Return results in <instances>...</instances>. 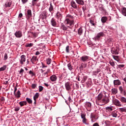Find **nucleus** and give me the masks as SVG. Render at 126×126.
<instances>
[{
    "instance_id": "nucleus-28",
    "label": "nucleus",
    "mask_w": 126,
    "mask_h": 126,
    "mask_svg": "<svg viewBox=\"0 0 126 126\" xmlns=\"http://www.w3.org/2000/svg\"><path fill=\"white\" fill-rule=\"evenodd\" d=\"M106 43L110 45V44H112L113 43V38H111L110 37L108 38L106 40Z\"/></svg>"
},
{
    "instance_id": "nucleus-31",
    "label": "nucleus",
    "mask_w": 126,
    "mask_h": 126,
    "mask_svg": "<svg viewBox=\"0 0 126 126\" xmlns=\"http://www.w3.org/2000/svg\"><path fill=\"white\" fill-rule=\"evenodd\" d=\"M122 13L124 16H126V8L123 7L122 10Z\"/></svg>"
},
{
    "instance_id": "nucleus-41",
    "label": "nucleus",
    "mask_w": 126,
    "mask_h": 126,
    "mask_svg": "<svg viewBox=\"0 0 126 126\" xmlns=\"http://www.w3.org/2000/svg\"><path fill=\"white\" fill-rule=\"evenodd\" d=\"M66 19H70V20H73V16L70 15H67Z\"/></svg>"
},
{
    "instance_id": "nucleus-57",
    "label": "nucleus",
    "mask_w": 126,
    "mask_h": 126,
    "mask_svg": "<svg viewBox=\"0 0 126 126\" xmlns=\"http://www.w3.org/2000/svg\"><path fill=\"white\" fill-rule=\"evenodd\" d=\"M119 68H121V67H125L124 64H119L118 65Z\"/></svg>"
},
{
    "instance_id": "nucleus-15",
    "label": "nucleus",
    "mask_w": 126,
    "mask_h": 126,
    "mask_svg": "<svg viewBox=\"0 0 126 126\" xmlns=\"http://www.w3.org/2000/svg\"><path fill=\"white\" fill-rule=\"evenodd\" d=\"M55 17L58 20H61L62 18H63V15H62V14L60 13L59 12H58L56 15H55Z\"/></svg>"
},
{
    "instance_id": "nucleus-48",
    "label": "nucleus",
    "mask_w": 126,
    "mask_h": 126,
    "mask_svg": "<svg viewBox=\"0 0 126 126\" xmlns=\"http://www.w3.org/2000/svg\"><path fill=\"white\" fill-rule=\"evenodd\" d=\"M8 58V57L7 56V54L6 53H5L3 58L4 61H6V60H7Z\"/></svg>"
},
{
    "instance_id": "nucleus-2",
    "label": "nucleus",
    "mask_w": 126,
    "mask_h": 126,
    "mask_svg": "<svg viewBox=\"0 0 126 126\" xmlns=\"http://www.w3.org/2000/svg\"><path fill=\"white\" fill-rule=\"evenodd\" d=\"M65 22L67 25H69V26H72L74 25V21L73 20H70L69 19H66Z\"/></svg>"
},
{
    "instance_id": "nucleus-44",
    "label": "nucleus",
    "mask_w": 126,
    "mask_h": 126,
    "mask_svg": "<svg viewBox=\"0 0 126 126\" xmlns=\"http://www.w3.org/2000/svg\"><path fill=\"white\" fill-rule=\"evenodd\" d=\"M23 72H24V69L23 68H21L20 70L19 71V74H21V75H23Z\"/></svg>"
},
{
    "instance_id": "nucleus-24",
    "label": "nucleus",
    "mask_w": 126,
    "mask_h": 126,
    "mask_svg": "<svg viewBox=\"0 0 126 126\" xmlns=\"http://www.w3.org/2000/svg\"><path fill=\"white\" fill-rule=\"evenodd\" d=\"M19 104L21 106V107H23V106L27 105V101H20L19 103Z\"/></svg>"
},
{
    "instance_id": "nucleus-51",
    "label": "nucleus",
    "mask_w": 126,
    "mask_h": 126,
    "mask_svg": "<svg viewBox=\"0 0 126 126\" xmlns=\"http://www.w3.org/2000/svg\"><path fill=\"white\" fill-rule=\"evenodd\" d=\"M36 87H37L36 84H32V89H35V88H36Z\"/></svg>"
},
{
    "instance_id": "nucleus-56",
    "label": "nucleus",
    "mask_w": 126,
    "mask_h": 126,
    "mask_svg": "<svg viewBox=\"0 0 126 126\" xmlns=\"http://www.w3.org/2000/svg\"><path fill=\"white\" fill-rule=\"evenodd\" d=\"M41 73H43V72H44V71H46V68H42V69H40Z\"/></svg>"
},
{
    "instance_id": "nucleus-42",
    "label": "nucleus",
    "mask_w": 126,
    "mask_h": 126,
    "mask_svg": "<svg viewBox=\"0 0 126 126\" xmlns=\"http://www.w3.org/2000/svg\"><path fill=\"white\" fill-rule=\"evenodd\" d=\"M10 5H11V2H8L5 4L4 6L6 7H10Z\"/></svg>"
},
{
    "instance_id": "nucleus-8",
    "label": "nucleus",
    "mask_w": 126,
    "mask_h": 126,
    "mask_svg": "<svg viewBox=\"0 0 126 126\" xmlns=\"http://www.w3.org/2000/svg\"><path fill=\"white\" fill-rule=\"evenodd\" d=\"M14 35L16 38H21L23 36L21 31H17L14 33Z\"/></svg>"
},
{
    "instance_id": "nucleus-50",
    "label": "nucleus",
    "mask_w": 126,
    "mask_h": 126,
    "mask_svg": "<svg viewBox=\"0 0 126 126\" xmlns=\"http://www.w3.org/2000/svg\"><path fill=\"white\" fill-rule=\"evenodd\" d=\"M86 106L88 107V108H90L91 107V103L90 102H86Z\"/></svg>"
},
{
    "instance_id": "nucleus-18",
    "label": "nucleus",
    "mask_w": 126,
    "mask_h": 126,
    "mask_svg": "<svg viewBox=\"0 0 126 126\" xmlns=\"http://www.w3.org/2000/svg\"><path fill=\"white\" fill-rule=\"evenodd\" d=\"M105 110L107 113H111L113 111V106H107L105 108Z\"/></svg>"
},
{
    "instance_id": "nucleus-64",
    "label": "nucleus",
    "mask_w": 126,
    "mask_h": 126,
    "mask_svg": "<svg viewBox=\"0 0 126 126\" xmlns=\"http://www.w3.org/2000/svg\"><path fill=\"white\" fill-rule=\"evenodd\" d=\"M22 16H23V14H22V13H20L19 15V17L20 18H22Z\"/></svg>"
},
{
    "instance_id": "nucleus-34",
    "label": "nucleus",
    "mask_w": 126,
    "mask_h": 126,
    "mask_svg": "<svg viewBox=\"0 0 126 126\" xmlns=\"http://www.w3.org/2000/svg\"><path fill=\"white\" fill-rule=\"evenodd\" d=\"M111 116L113 118H117V117H118V114H117L116 111H113L111 113Z\"/></svg>"
},
{
    "instance_id": "nucleus-63",
    "label": "nucleus",
    "mask_w": 126,
    "mask_h": 126,
    "mask_svg": "<svg viewBox=\"0 0 126 126\" xmlns=\"http://www.w3.org/2000/svg\"><path fill=\"white\" fill-rule=\"evenodd\" d=\"M93 126H100L97 123H95L93 124Z\"/></svg>"
},
{
    "instance_id": "nucleus-4",
    "label": "nucleus",
    "mask_w": 126,
    "mask_h": 126,
    "mask_svg": "<svg viewBox=\"0 0 126 126\" xmlns=\"http://www.w3.org/2000/svg\"><path fill=\"white\" fill-rule=\"evenodd\" d=\"M101 37H104V32H100L98 33L94 37V40H97V41H99L100 40V38Z\"/></svg>"
},
{
    "instance_id": "nucleus-54",
    "label": "nucleus",
    "mask_w": 126,
    "mask_h": 126,
    "mask_svg": "<svg viewBox=\"0 0 126 126\" xmlns=\"http://www.w3.org/2000/svg\"><path fill=\"white\" fill-rule=\"evenodd\" d=\"M91 119H96L95 117V115H94V114H93V113L91 114Z\"/></svg>"
},
{
    "instance_id": "nucleus-16",
    "label": "nucleus",
    "mask_w": 126,
    "mask_h": 126,
    "mask_svg": "<svg viewBox=\"0 0 126 126\" xmlns=\"http://www.w3.org/2000/svg\"><path fill=\"white\" fill-rule=\"evenodd\" d=\"M31 62L32 63H35L36 62H38V58L37 56H33L31 59Z\"/></svg>"
},
{
    "instance_id": "nucleus-35",
    "label": "nucleus",
    "mask_w": 126,
    "mask_h": 126,
    "mask_svg": "<svg viewBox=\"0 0 126 126\" xmlns=\"http://www.w3.org/2000/svg\"><path fill=\"white\" fill-rule=\"evenodd\" d=\"M61 29H62V30H64V31L67 30V27H66L64 25V24L63 23L61 24Z\"/></svg>"
},
{
    "instance_id": "nucleus-46",
    "label": "nucleus",
    "mask_w": 126,
    "mask_h": 126,
    "mask_svg": "<svg viewBox=\"0 0 126 126\" xmlns=\"http://www.w3.org/2000/svg\"><path fill=\"white\" fill-rule=\"evenodd\" d=\"M109 63H110V65H111V66H113V67H115V62L110 61Z\"/></svg>"
},
{
    "instance_id": "nucleus-37",
    "label": "nucleus",
    "mask_w": 126,
    "mask_h": 126,
    "mask_svg": "<svg viewBox=\"0 0 126 126\" xmlns=\"http://www.w3.org/2000/svg\"><path fill=\"white\" fill-rule=\"evenodd\" d=\"M66 77V75H65V73H62L61 75H60V79H63V78H65Z\"/></svg>"
},
{
    "instance_id": "nucleus-6",
    "label": "nucleus",
    "mask_w": 126,
    "mask_h": 126,
    "mask_svg": "<svg viewBox=\"0 0 126 126\" xmlns=\"http://www.w3.org/2000/svg\"><path fill=\"white\" fill-rule=\"evenodd\" d=\"M50 24L53 27H57V25H58V23H57V21L55 18H52L50 20Z\"/></svg>"
},
{
    "instance_id": "nucleus-26",
    "label": "nucleus",
    "mask_w": 126,
    "mask_h": 126,
    "mask_svg": "<svg viewBox=\"0 0 126 126\" xmlns=\"http://www.w3.org/2000/svg\"><path fill=\"white\" fill-rule=\"evenodd\" d=\"M51 72V69L50 68H48L46 70V71L43 73L44 75H47L46 77H48V75L50 74Z\"/></svg>"
},
{
    "instance_id": "nucleus-53",
    "label": "nucleus",
    "mask_w": 126,
    "mask_h": 126,
    "mask_svg": "<svg viewBox=\"0 0 126 126\" xmlns=\"http://www.w3.org/2000/svg\"><path fill=\"white\" fill-rule=\"evenodd\" d=\"M90 23L93 25V26H95V23H94V21L90 20Z\"/></svg>"
},
{
    "instance_id": "nucleus-62",
    "label": "nucleus",
    "mask_w": 126,
    "mask_h": 126,
    "mask_svg": "<svg viewBox=\"0 0 126 126\" xmlns=\"http://www.w3.org/2000/svg\"><path fill=\"white\" fill-rule=\"evenodd\" d=\"M40 54H41V53H40V52H39V51H36V53H35V55L36 56H39V55H40Z\"/></svg>"
},
{
    "instance_id": "nucleus-21",
    "label": "nucleus",
    "mask_w": 126,
    "mask_h": 126,
    "mask_svg": "<svg viewBox=\"0 0 126 126\" xmlns=\"http://www.w3.org/2000/svg\"><path fill=\"white\" fill-rule=\"evenodd\" d=\"M101 102L102 103H104V104H107V103L110 102V99L107 97H105V98L102 99Z\"/></svg>"
},
{
    "instance_id": "nucleus-49",
    "label": "nucleus",
    "mask_w": 126,
    "mask_h": 126,
    "mask_svg": "<svg viewBox=\"0 0 126 126\" xmlns=\"http://www.w3.org/2000/svg\"><path fill=\"white\" fill-rule=\"evenodd\" d=\"M29 74H30V75H32V76H35L34 73L32 71V70H30L29 72Z\"/></svg>"
},
{
    "instance_id": "nucleus-29",
    "label": "nucleus",
    "mask_w": 126,
    "mask_h": 126,
    "mask_svg": "<svg viewBox=\"0 0 126 126\" xmlns=\"http://www.w3.org/2000/svg\"><path fill=\"white\" fill-rule=\"evenodd\" d=\"M121 102L122 103H126V98L124 97V96H121L120 99Z\"/></svg>"
},
{
    "instance_id": "nucleus-7",
    "label": "nucleus",
    "mask_w": 126,
    "mask_h": 126,
    "mask_svg": "<svg viewBox=\"0 0 126 126\" xmlns=\"http://www.w3.org/2000/svg\"><path fill=\"white\" fill-rule=\"evenodd\" d=\"M80 61L81 62H83V63L88 62V61H89V57L86 55H84L80 58Z\"/></svg>"
},
{
    "instance_id": "nucleus-27",
    "label": "nucleus",
    "mask_w": 126,
    "mask_h": 126,
    "mask_svg": "<svg viewBox=\"0 0 126 126\" xmlns=\"http://www.w3.org/2000/svg\"><path fill=\"white\" fill-rule=\"evenodd\" d=\"M111 92H112V94H113L114 95H116V94H117V93H118V89H116V88H113L111 90Z\"/></svg>"
},
{
    "instance_id": "nucleus-22",
    "label": "nucleus",
    "mask_w": 126,
    "mask_h": 126,
    "mask_svg": "<svg viewBox=\"0 0 126 126\" xmlns=\"http://www.w3.org/2000/svg\"><path fill=\"white\" fill-rule=\"evenodd\" d=\"M15 97H16L18 99H19V97H20V95H21V93H20V91H18L17 93L14 94Z\"/></svg>"
},
{
    "instance_id": "nucleus-1",
    "label": "nucleus",
    "mask_w": 126,
    "mask_h": 126,
    "mask_svg": "<svg viewBox=\"0 0 126 126\" xmlns=\"http://www.w3.org/2000/svg\"><path fill=\"white\" fill-rule=\"evenodd\" d=\"M86 114H81V118L82 119V123L87 126L89 125V123H87V120L86 119Z\"/></svg>"
},
{
    "instance_id": "nucleus-58",
    "label": "nucleus",
    "mask_w": 126,
    "mask_h": 126,
    "mask_svg": "<svg viewBox=\"0 0 126 126\" xmlns=\"http://www.w3.org/2000/svg\"><path fill=\"white\" fill-rule=\"evenodd\" d=\"M83 63H81L80 66V69H83Z\"/></svg>"
},
{
    "instance_id": "nucleus-25",
    "label": "nucleus",
    "mask_w": 126,
    "mask_h": 126,
    "mask_svg": "<svg viewBox=\"0 0 126 126\" xmlns=\"http://www.w3.org/2000/svg\"><path fill=\"white\" fill-rule=\"evenodd\" d=\"M101 20L102 23H105L107 20H108V17L105 16L102 17L101 19Z\"/></svg>"
},
{
    "instance_id": "nucleus-36",
    "label": "nucleus",
    "mask_w": 126,
    "mask_h": 126,
    "mask_svg": "<svg viewBox=\"0 0 126 126\" xmlns=\"http://www.w3.org/2000/svg\"><path fill=\"white\" fill-rule=\"evenodd\" d=\"M6 67H7V66L6 65H3L2 67L0 68V71H4V70H5V69H6Z\"/></svg>"
},
{
    "instance_id": "nucleus-5",
    "label": "nucleus",
    "mask_w": 126,
    "mask_h": 126,
    "mask_svg": "<svg viewBox=\"0 0 126 126\" xmlns=\"http://www.w3.org/2000/svg\"><path fill=\"white\" fill-rule=\"evenodd\" d=\"M119 52H120V49L117 47H113L111 49V53L114 55H119Z\"/></svg>"
},
{
    "instance_id": "nucleus-12",
    "label": "nucleus",
    "mask_w": 126,
    "mask_h": 126,
    "mask_svg": "<svg viewBox=\"0 0 126 126\" xmlns=\"http://www.w3.org/2000/svg\"><path fill=\"white\" fill-rule=\"evenodd\" d=\"M65 87L67 91H69L71 89V86L70 85V83L69 82H66L65 83Z\"/></svg>"
},
{
    "instance_id": "nucleus-39",
    "label": "nucleus",
    "mask_w": 126,
    "mask_h": 126,
    "mask_svg": "<svg viewBox=\"0 0 126 126\" xmlns=\"http://www.w3.org/2000/svg\"><path fill=\"white\" fill-rule=\"evenodd\" d=\"M26 47H33V46H34V44H33L32 43H27L26 44Z\"/></svg>"
},
{
    "instance_id": "nucleus-13",
    "label": "nucleus",
    "mask_w": 126,
    "mask_h": 126,
    "mask_svg": "<svg viewBox=\"0 0 126 126\" xmlns=\"http://www.w3.org/2000/svg\"><path fill=\"white\" fill-rule=\"evenodd\" d=\"M50 79L52 82H56L58 79V77H57L56 75H52L51 76H50Z\"/></svg>"
},
{
    "instance_id": "nucleus-23",
    "label": "nucleus",
    "mask_w": 126,
    "mask_h": 126,
    "mask_svg": "<svg viewBox=\"0 0 126 126\" xmlns=\"http://www.w3.org/2000/svg\"><path fill=\"white\" fill-rule=\"evenodd\" d=\"M49 10L50 12L51 13V14H53V11H54V6H53L52 3H51L50 4V7L49 8Z\"/></svg>"
},
{
    "instance_id": "nucleus-43",
    "label": "nucleus",
    "mask_w": 126,
    "mask_h": 126,
    "mask_svg": "<svg viewBox=\"0 0 126 126\" xmlns=\"http://www.w3.org/2000/svg\"><path fill=\"white\" fill-rule=\"evenodd\" d=\"M67 67L68 68V69H69V70H72V65H71V64H70V63H69L67 64Z\"/></svg>"
},
{
    "instance_id": "nucleus-47",
    "label": "nucleus",
    "mask_w": 126,
    "mask_h": 126,
    "mask_svg": "<svg viewBox=\"0 0 126 126\" xmlns=\"http://www.w3.org/2000/svg\"><path fill=\"white\" fill-rule=\"evenodd\" d=\"M46 62L48 64H50L52 63V60L50 58H48L47 59Z\"/></svg>"
},
{
    "instance_id": "nucleus-10",
    "label": "nucleus",
    "mask_w": 126,
    "mask_h": 126,
    "mask_svg": "<svg viewBox=\"0 0 126 126\" xmlns=\"http://www.w3.org/2000/svg\"><path fill=\"white\" fill-rule=\"evenodd\" d=\"M26 62V56L23 55L21 56V60L20 63L21 64H24V63Z\"/></svg>"
},
{
    "instance_id": "nucleus-30",
    "label": "nucleus",
    "mask_w": 126,
    "mask_h": 126,
    "mask_svg": "<svg viewBox=\"0 0 126 126\" xmlns=\"http://www.w3.org/2000/svg\"><path fill=\"white\" fill-rule=\"evenodd\" d=\"M39 98V93H36L35 95L33 96L34 101H36L37 99Z\"/></svg>"
},
{
    "instance_id": "nucleus-3",
    "label": "nucleus",
    "mask_w": 126,
    "mask_h": 126,
    "mask_svg": "<svg viewBox=\"0 0 126 126\" xmlns=\"http://www.w3.org/2000/svg\"><path fill=\"white\" fill-rule=\"evenodd\" d=\"M113 104L115 105V106H118V107H122V103L119 100L117 99H113L112 100Z\"/></svg>"
},
{
    "instance_id": "nucleus-9",
    "label": "nucleus",
    "mask_w": 126,
    "mask_h": 126,
    "mask_svg": "<svg viewBox=\"0 0 126 126\" xmlns=\"http://www.w3.org/2000/svg\"><path fill=\"white\" fill-rule=\"evenodd\" d=\"M119 90L120 91V92L121 94H123L124 96H126V89H124L123 86H120L119 87Z\"/></svg>"
},
{
    "instance_id": "nucleus-20",
    "label": "nucleus",
    "mask_w": 126,
    "mask_h": 126,
    "mask_svg": "<svg viewBox=\"0 0 126 126\" xmlns=\"http://www.w3.org/2000/svg\"><path fill=\"white\" fill-rule=\"evenodd\" d=\"M76 2L80 5H84V0H75Z\"/></svg>"
},
{
    "instance_id": "nucleus-33",
    "label": "nucleus",
    "mask_w": 126,
    "mask_h": 126,
    "mask_svg": "<svg viewBox=\"0 0 126 126\" xmlns=\"http://www.w3.org/2000/svg\"><path fill=\"white\" fill-rule=\"evenodd\" d=\"M102 98H103V94H99L97 96V99L96 101H101V100H102Z\"/></svg>"
},
{
    "instance_id": "nucleus-40",
    "label": "nucleus",
    "mask_w": 126,
    "mask_h": 126,
    "mask_svg": "<svg viewBox=\"0 0 126 126\" xmlns=\"http://www.w3.org/2000/svg\"><path fill=\"white\" fill-rule=\"evenodd\" d=\"M26 101L28 102V103H29V104H32V99L28 97L26 98Z\"/></svg>"
},
{
    "instance_id": "nucleus-14",
    "label": "nucleus",
    "mask_w": 126,
    "mask_h": 126,
    "mask_svg": "<svg viewBox=\"0 0 126 126\" xmlns=\"http://www.w3.org/2000/svg\"><path fill=\"white\" fill-rule=\"evenodd\" d=\"M26 17L28 19H29V18H31V17H32V11L31 10H28Z\"/></svg>"
},
{
    "instance_id": "nucleus-52",
    "label": "nucleus",
    "mask_w": 126,
    "mask_h": 126,
    "mask_svg": "<svg viewBox=\"0 0 126 126\" xmlns=\"http://www.w3.org/2000/svg\"><path fill=\"white\" fill-rule=\"evenodd\" d=\"M86 80H87V76H85L83 77V79H82V81H83V82H85V81H86Z\"/></svg>"
},
{
    "instance_id": "nucleus-45",
    "label": "nucleus",
    "mask_w": 126,
    "mask_h": 126,
    "mask_svg": "<svg viewBox=\"0 0 126 126\" xmlns=\"http://www.w3.org/2000/svg\"><path fill=\"white\" fill-rule=\"evenodd\" d=\"M38 88H39V92H42V91H43V90H44V87H43L42 86H39L38 87Z\"/></svg>"
},
{
    "instance_id": "nucleus-61",
    "label": "nucleus",
    "mask_w": 126,
    "mask_h": 126,
    "mask_svg": "<svg viewBox=\"0 0 126 126\" xmlns=\"http://www.w3.org/2000/svg\"><path fill=\"white\" fill-rule=\"evenodd\" d=\"M28 1V0H22V2L23 4L26 3Z\"/></svg>"
},
{
    "instance_id": "nucleus-38",
    "label": "nucleus",
    "mask_w": 126,
    "mask_h": 126,
    "mask_svg": "<svg viewBox=\"0 0 126 126\" xmlns=\"http://www.w3.org/2000/svg\"><path fill=\"white\" fill-rule=\"evenodd\" d=\"M113 58L117 62H120V58L119 57V56L113 55Z\"/></svg>"
},
{
    "instance_id": "nucleus-60",
    "label": "nucleus",
    "mask_w": 126,
    "mask_h": 126,
    "mask_svg": "<svg viewBox=\"0 0 126 126\" xmlns=\"http://www.w3.org/2000/svg\"><path fill=\"white\" fill-rule=\"evenodd\" d=\"M96 118H93V119H91V122L92 123H94L95 122H96Z\"/></svg>"
},
{
    "instance_id": "nucleus-32",
    "label": "nucleus",
    "mask_w": 126,
    "mask_h": 126,
    "mask_svg": "<svg viewBox=\"0 0 126 126\" xmlns=\"http://www.w3.org/2000/svg\"><path fill=\"white\" fill-rule=\"evenodd\" d=\"M83 33V30H82V28H80L78 30V33L79 35H82Z\"/></svg>"
},
{
    "instance_id": "nucleus-19",
    "label": "nucleus",
    "mask_w": 126,
    "mask_h": 126,
    "mask_svg": "<svg viewBox=\"0 0 126 126\" xmlns=\"http://www.w3.org/2000/svg\"><path fill=\"white\" fill-rule=\"evenodd\" d=\"M114 85L116 86V85H117L119 86V85H121L122 84V83L121 82V81L120 80H115L113 81Z\"/></svg>"
},
{
    "instance_id": "nucleus-11",
    "label": "nucleus",
    "mask_w": 126,
    "mask_h": 126,
    "mask_svg": "<svg viewBox=\"0 0 126 126\" xmlns=\"http://www.w3.org/2000/svg\"><path fill=\"white\" fill-rule=\"evenodd\" d=\"M48 15V13L47 12V11L45 10L43 11L41 13V18L42 20H44V19H46L47 18V15Z\"/></svg>"
},
{
    "instance_id": "nucleus-17",
    "label": "nucleus",
    "mask_w": 126,
    "mask_h": 126,
    "mask_svg": "<svg viewBox=\"0 0 126 126\" xmlns=\"http://www.w3.org/2000/svg\"><path fill=\"white\" fill-rule=\"evenodd\" d=\"M71 6H72V7H73V8H74L75 9H77V8H78L77 7V4L74 1H72L71 2Z\"/></svg>"
},
{
    "instance_id": "nucleus-55",
    "label": "nucleus",
    "mask_w": 126,
    "mask_h": 126,
    "mask_svg": "<svg viewBox=\"0 0 126 126\" xmlns=\"http://www.w3.org/2000/svg\"><path fill=\"white\" fill-rule=\"evenodd\" d=\"M66 53H69V46H66Z\"/></svg>"
},
{
    "instance_id": "nucleus-59",
    "label": "nucleus",
    "mask_w": 126,
    "mask_h": 126,
    "mask_svg": "<svg viewBox=\"0 0 126 126\" xmlns=\"http://www.w3.org/2000/svg\"><path fill=\"white\" fill-rule=\"evenodd\" d=\"M19 110H20V108H19V107H16L15 109V112H18V111H19Z\"/></svg>"
}]
</instances>
